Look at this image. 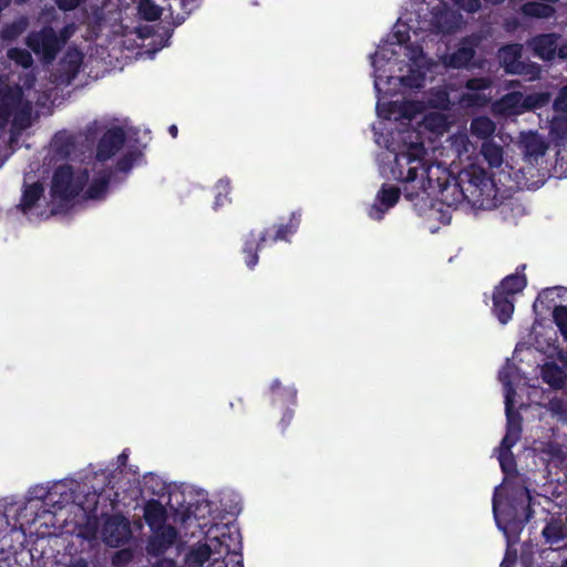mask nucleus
<instances>
[{
  "instance_id": "obj_14",
  "label": "nucleus",
  "mask_w": 567,
  "mask_h": 567,
  "mask_svg": "<svg viewBox=\"0 0 567 567\" xmlns=\"http://www.w3.org/2000/svg\"><path fill=\"white\" fill-rule=\"evenodd\" d=\"M520 144L523 154L530 164L537 163L548 150V144L537 132L524 134Z\"/></svg>"
},
{
  "instance_id": "obj_7",
  "label": "nucleus",
  "mask_w": 567,
  "mask_h": 567,
  "mask_svg": "<svg viewBox=\"0 0 567 567\" xmlns=\"http://www.w3.org/2000/svg\"><path fill=\"white\" fill-rule=\"evenodd\" d=\"M25 43L35 54H41L45 62L53 61L60 51L59 38L51 28L31 32L27 37Z\"/></svg>"
},
{
  "instance_id": "obj_34",
  "label": "nucleus",
  "mask_w": 567,
  "mask_h": 567,
  "mask_svg": "<svg viewBox=\"0 0 567 567\" xmlns=\"http://www.w3.org/2000/svg\"><path fill=\"white\" fill-rule=\"evenodd\" d=\"M553 318L564 340H567V306H556Z\"/></svg>"
},
{
  "instance_id": "obj_20",
  "label": "nucleus",
  "mask_w": 567,
  "mask_h": 567,
  "mask_svg": "<svg viewBox=\"0 0 567 567\" xmlns=\"http://www.w3.org/2000/svg\"><path fill=\"white\" fill-rule=\"evenodd\" d=\"M542 379L550 388L559 390L565 385L567 375L556 362H547L542 368Z\"/></svg>"
},
{
  "instance_id": "obj_12",
  "label": "nucleus",
  "mask_w": 567,
  "mask_h": 567,
  "mask_svg": "<svg viewBox=\"0 0 567 567\" xmlns=\"http://www.w3.org/2000/svg\"><path fill=\"white\" fill-rule=\"evenodd\" d=\"M525 269V264L517 266L516 271L505 276L499 284L495 286L494 290L515 299L527 286V277L524 272Z\"/></svg>"
},
{
  "instance_id": "obj_28",
  "label": "nucleus",
  "mask_w": 567,
  "mask_h": 567,
  "mask_svg": "<svg viewBox=\"0 0 567 567\" xmlns=\"http://www.w3.org/2000/svg\"><path fill=\"white\" fill-rule=\"evenodd\" d=\"M549 134L553 140L567 141V115H556L551 118Z\"/></svg>"
},
{
  "instance_id": "obj_36",
  "label": "nucleus",
  "mask_w": 567,
  "mask_h": 567,
  "mask_svg": "<svg viewBox=\"0 0 567 567\" xmlns=\"http://www.w3.org/2000/svg\"><path fill=\"white\" fill-rule=\"evenodd\" d=\"M138 156L137 152H127L116 161V171L127 174L134 166V163Z\"/></svg>"
},
{
  "instance_id": "obj_45",
  "label": "nucleus",
  "mask_w": 567,
  "mask_h": 567,
  "mask_svg": "<svg viewBox=\"0 0 567 567\" xmlns=\"http://www.w3.org/2000/svg\"><path fill=\"white\" fill-rule=\"evenodd\" d=\"M503 558H508L511 563H516L517 561V550L515 548H513L511 545H508Z\"/></svg>"
},
{
  "instance_id": "obj_48",
  "label": "nucleus",
  "mask_w": 567,
  "mask_h": 567,
  "mask_svg": "<svg viewBox=\"0 0 567 567\" xmlns=\"http://www.w3.org/2000/svg\"><path fill=\"white\" fill-rule=\"evenodd\" d=\"M556 55H558L560 59H567V43L560 45L559 48L557 47Z\"/></svg>"
},
{
  "instance_id": "obj_24",
  "label": "nucleus",
  "mask_w": 567,
  "mask_h": 567,
  "mask_svg": "<svg viewBox=\"0 0 567 567\" xmlns=\"http://www.w3.org/2000/svg\"><path fill=\"white\" fill-rule=\"evenodd\" d=\"M481 154L491 168H497L503 163V148L493 142H484Z\"/></svg>"
},
{
  "instance_id": "obj_57",
  "label": "nucleus",
  "mask_w": 567,
  "mask_h": 567,
  "mask_svg": "<svg viewBox=\"0 0 567 567\" xmlns=\"http://www.w3.org/2000/svg\"><path fill=\"white\" fill-rule=\"evenodd\" d=\"M2 113H3V107H0V114H2Z\"/></svg>"
},
{
  "instance_id": "obj_43",
  "label": "nucleus",
  "mask_w": 567,
  "mask_h": 567,
  "mask_svg": "<svg viewBox=\"0 0 567 567\" xmlns=\"http://www.w3.org/2000/svg\"><path fill=\"white\" fill-rule=\"evenodd\" d=\"M554 105L557 109L566 110L567 109V85L564 86L560 91L558 96L556 97Z\"/></svg>"
},
{
  "instance_id": "obj_25",
  "label": "nucleus",
  "mask_w": 567,
  "mask_h": 567,
  "mask_svg": "<svg viewBox=\"0 0 567 567\" xmlns=\"http://www.w3.org/2000/svg\"><path fill=\"white\" fill-rule=\"evenodd\" d=\"M212 549L207 544H202L193 547L186 555V564L189 567H202L207 560H209Z\"/></svg>"
},
{
  "instance_id": "obj_16",
  "label": "nucleus",
  "mask_w": 567,
  "mask_h": 567,
  "mask_svg": "<svg viewBox=\"0 0 567 567\" xmlns=\"http://www.w3.org/2000/svg\"><path fill=\"white\" fill-rule=\"evenodd\" d=\"M51 147L60 158H70L76 151V136L65 130L59 131L51 141Z\"/></svg>"
},
{
  "instance_id": "obj_51",
  "label": "nucleus",
  "mask_w": 567,
  "mask_h": 567,
  "mask_svg": "<svg viewBox=\"0 0 567 567\" xmlns=\"http://www.w3.org/2000/svg\"><path fill=\"white\" fill-rule=\"evenodd\" d=\"M168 133L173 138H176L178 135V127L175 124L168 126Z\"/></svg>"
},
{
  "instance_id": "obj_47",
  "label": "nucleus",
  "mask_w": 567,
  "mask_h": 567,
  "mask_svg": "<svg viewBox=\"0 0 567 567\" xmlns=\"http://www.w3.org/2000/svg\"><path fill=\"white\" fill-rule=\"evenodd\" d=\"M152 567H176L173 559L163 558L154 564Z\"/></svg>"
},
{
  "instance_id": "obj_1",
  "label": "nucleus",
  "mask_w": 567,
  "mask_h": 567,
  "mask_svg": "<svg viewBox=\"0 0 567 567\" xmlns=\"http://www.w3.org/2000/svg\"><path fill=\"white\" fill-rule=\"evenodd\" d=\"M426 154L422 141L409 144L405 151L395 155L392 174L403 183V195L408 200H424L440 195L443 202L451 205L449 194L452 192L454 176L441 164L426 165Z\"/></svg>"
},
{
  "instance_id": "obj_33",
  "label": "nucleus",
  "mask_w": 567,
  "mask_h": 567,
  "mask_svg": "<svg viewBox=\"0 0 567 567\" xmlns=\"http://www.w3.org/2000/svg\"><path fill=\"white\" fill-rule=\"evenodd\" d=\"M425 81V75L417 71L411 69L409 74L403 75L400 78V82L403 86L410 87V89H420L423 86Z\"/></svg>"
},
{
  "instance_id": "obj_10",
  "label": "nucleus",
  "mask_w": 567,
  "mask_h": 567,
  "mask_svg": "<svg viewBox=\"0 0 567 567\" xmlns=\"http://www.w3.org/2000/svg\"><path fill=\"white\" fill-rule=\"evenodd\" d=\"M126 133L121 126L106 130L96 145L95 158L97 162L111 159L125 144Z\"/></svg>"
},
{
  "instance_id": "obj_21",
  "label": "nucleus",
  "mask_w": 567,
  "mask_h": 567,
  "mask_svg": "<svg viewBox=\"0 0 567 567\" xmlns=\"http://www.w3.org/2000/svg\"><path fill=\"white\" fill-rule=\"evenodd\" d=\"M44 187L40 182L27 185L22 192L19 209L28 214L43 196Z\"/></svg>"
},
{
  "instance_id": "obj_54",
  "label": "nucleus",
  "mask_w": 567,
  "mask_h": 567,
  "mask_svg": "<svg viewBox=\"0 0 567 567\" xmlns=\"http://www.w3.org/2000/svg\"><path fill=\"white\" fill-rule=\"evenodd\" d=\"M485 2H488V3H492V4H499L502 3L504 0H484Z\"/></svg>"
},
{
  "instance_id": "obj_49",
  "label": "nucleus",
  "mask_w": 567,
  "mask_h": 567,
  "mask_svg": "<svg viewBox=\"0 0 567 567\" xmlns=\"http://www.w3.org/2000/svg\"><path fill=\"white\" fill-rule=\"evenodd\" d=\"M127 460H128V455L126 453V451H123L118 456H117V463H118V466H125L126 463H127Z\"/></svg>"
},
{
  "instance_id": "obj_5",
  "label": "nucleus",
  "mask_w": 567,
  "mask_h": 567,
  "mask_svg": "<svg viewBox=\"0 0 567 567\" xmlns=\"http://www.w3.org/2000/svg\"><path fill=\"white\" fill-rule=\"evenodd\" d=\"M89 181L87 169L74 174L70 164L58 166L52 175L50 193L53 199L69 202L74 199L83 190Z\"/></svg>"
},
{
  "instance_id": "obj_39",
  "label": "nucleus",
  "mask_w": 567,
  "mask_h": 567,
  "mask_svg": "<svg viewBox=\"0 0 567 567\" xmlns=\"http://www.w3.org/2000/svg\"><path fill=\"white\" fill-rule=\"evenodd\" d=\"M456 7L470 13L476 12L481 8L480 0H451Z\"/></svg>"
},
{
  "instance_id": "obj_2",
  "label": "nucleus",
  "mask_w": 567,
  "mask_h": 567,
  "mask_svg": "<svg viewBox=\"0 0 567 567\" xmlns=\"http://www.w3.org/2000/svg\"><path fill=\"white\" fill-rule=\"evenodd\" d=\"M497 187L488 173L476 164L463 168L454 176L451 195L454 203L466 200L482 209L497 207Z\"/></svg>"
},
{
  "instance_id": "obj_6",
  "label": "nucleus",
  "mask_w": 567,
  "mask_h": 567,
  "mask_svg": "<svg viewBox=\"0 0 567 567\" xmlns=\"http://www.w3.org/2000/svg\"><path fill=\"white\" fill-rule=\"evenodd\" d=\"M514 390L511 388L505 396V414H506V433L499 444V464L503 472H507L506 460L513 461L512 449L517 444L523 433V416L514 409L512 394Z\"/></svg>"
},
{
  "instance_id": "obj_55",
  "label": "nucleus",
  "mask_w": 567,
  "mask_h": 567,
  "mask_svg": "<svg viewBox=\"0 0 567 567\" xmlns=\"http://www.w3.org/2000/svg\"><path fill=\"white\" fill-rule=\"evenodd\" d=\"M233 567H244V564L241 560H237Z\"/></svg>"
},
{
  "instance_id": "obj_35",
  "label": "nucleus",
  "mask_w": 567,
  "mask_h": 567,
  "mask_svg": "<svg viewBox=\"0 0 567 567\" xmlns=\"http://www.w3.org/2000/svg\"><path fill=\"white\" fill-rule=\"evenodd\" d=\"M542 534L546 542L549 544H557L564 538V532L561 526L553 523L546 524Z\"/></svg>"
},
{
  "instance_id": "obj_41",
  "label": "nucleus",
  "mask_w": 567,
  "mask_h": 567,
  "mask_svg": "<svg viewBox=\"0 0 567 567\" xmlns=\"http://www.w3.org/2000/svg\"><path fill=\"white\" fill-rule=\"evenodd\" d=\"M393 38L395 39V42L399 45H406L408 43H410L409 29L408 28H405L404 30L398 29L396 31L393 32Z\"/></svg>"
},
{
  "instance_id": "obj_56",
  "label": "nucleus",
  "mask_w": 567,
  "mask_h": 567,
  "mask_svg": "<svg viewBox=\"0 0 567 567\" xmlns=\"http://www.w3.org/2000/svg\"><path fill=\"white\" fill-rule=\"evenodd\" d=\"M120 540H121V539H120L118 537H116L115 539H110L109 542H110V543H113V542H114V543L117 545V544L120 543Z\"/></svg>"
},
{
  "instance_id": "obj_22",
  "label": "nucleus",
  "mask_w": 567,
  "mask_h": 567,
  "mask_svg": "<svg viewBox=\"0 0 567 567\" xmlns=\"http://www.w3.org/2000/svg\"><path fill=\"white\" fill-rule=\"evenodd\" d=\"M112 177L111 171L100 172L96 176L93 177L91 184L86 189V197L90 199H100L107 192L110 181Z\"/></svg>"
},
{
  "instance_id": "obj_32",
  "label": "nucleus",
  "mask_w": 567,
  "mask_h": 567,
  "mask_svg": "<svg viewBox=\"0 0 567 567\" xmlns=\"http://www.w3.org/2000/svg\"><path fill=\"white\" fill-rule=\"evenodd\" d=\"M8 58L24 69L33 64V58L27 49L11 48L8 50Z\"/></svg>"
},
{
  "instance_id": "obj_19",
  "label": "nucleus",
  "mask_w": 567,
  "mask_h": 567,
  "mask_svg": "<svg viewBox=\"0 0 567 567\" xmlns=\"http://www.w3.org/2000/svg\"><path fill=\"white\" fill-rule=\"evenodd\" d=\"M475 56V49L465 41L446 58V65L454 69L466 68Z\"/></svg>"
},
{
  "instance_id": "obj_29",
  "label": "nucleus",
  "mask_w": 567,
  "mask_h": 567,
  "mask_svg": "<svg viewBox=\"0 0 567 567\" xmlns=\"http://www.w3.org/2000/svg\"><path fill=\"white\" fill-rule=\"evenodd\" d=\"M28 22L24 18L7 23L1 30V38L6 41H13L25 31Z\"/></svg>"
},
{
  "instance_id": "obj_38",
  "label": "nucleus",
  "mask_w": 567,
  "mask_h": 567,
  "mask_svg": "<svg viewBox=\"0 0 567 567\" xmlns=\"http://www.w3.org/2000/svg\"><path fill=\"white\" fill-rule=\"evenodd\" d=\"M406 53L405 55L409 60L417 65L419 61L423 58V48L419 44L408 43L405 45Z\"/></svg>"
},
{
  "instance_id": "obj_13",
  "label": "nucleus",
  "mask_w": 567,
  "mask_h": 567,
  "mask_svg": "<svg viewBox=\"0 0 567 567\" xmlns=\"http://www.w3.org/2000/svg\"><path fill=\"white\" fill-rule=\"evenodd\" d=\"M559 35L556 33H542L529 41L534 54L543 61H553L556 56Z\"/></svg>"
},
{
  "instance_id": "obj_53",
  "label": "nucleus",
  "mask_w": 567,
  "mask_h": 567,
  "mask_svg": "<svg viewBox=\"0 0 567 567\" xmlns=\"http://www.w3.org/2000/svg\"><path fill=\"white\" fill-rule=\"evenodd\" d=\"M114 525L113 520H107L104 527V530L107 532Z\"/></svg>"
},
{
  "instance_id": "obj_11",
  "label": "nucleus",
  "mask_w": 567,
  "mask_h": 567,
  "mask_svg": "<svg viewBox=\"0 0 567 567\" xmlns=\"http://www.w3.org/2000/svg\"><path fill=\"white\" fill-rule=\"evenodd\" d=\"M151 530L153 535L147 542L146 550L151 556L158 557L173 546L177 537V530L172 525Z\"/></svg>"
},
{
  "instance_id": "obj_46",
  "label": "nucleus",
  "mask_w": 567,
  "mask_h": 567,
  "mask_svg": "<svg viewBox=\"0 0 567 567\" xmlns=\"http://www.w3.org/2000/svg\"><path fill=\"white\" fill-rule=\"evenodd\" d=\"M130 559H131V554H130L128 551H126V550H123V551H118V553H116V555H115V557H114V559H113V563H114L115 565H117V564H118V561H117V560H123V561H125V563H126V561H128Z\"/></svg>"
},
{
  "instance_id": "obj_37",
  "label": "nucleus",
  "mask_w": 567,
  "mask_h": 567,
  "mask_svg": "<svg viewBox=\"0 0 567 567\" xmlns=\"http://www.w3.org/2000/svg\"><path fill=\"white\" fill-rule=\"evenodd\" d=\"M491 86L488 78H471L466 81L465 87L470 91H484Z\"/></svg>"
},
{
  "instance_id": "obj_3",
  "label": "nucleus",
  "mask_w": 567,
  "mask_h": 567,
  "mask_svg": "<svg viewBox=\"0 0 567 567\" xmlns=\"http://www.w3.org/2000/svg\"><path fill=\"white\" fill-rule=\"evenodd\" d=\"M301 214L292 212L287 224H275L265 228L257 236L255 230H250L243 238L241 254L246 266L254 269L258 261V252L267 245H272L279 240H288V237L293 235L300 225Z\"/></svg>"
},
{
  "instance_id": "obj_8",
  "label": "nucleus",
  "mask_w": 567,
  "mask_h": 567,
  "mask_svg": "<svg viewBox=\"0 0 567 567\" xmlns=\"http://www.w3.org/2000/svg\"><path fill=\"white\" fill-rule=\"evenodd\" d=\"M402 192L398 186L382 184L373 204L368 209V216L373 220H382L384 215L398 204Z\"/></svg>"
},
{
  "instance_id": "obj_31",
  "label": "nucleus",
  "mask_w": 567,
  "mask_h": 567,
  "mask_svg": "<svg viewBox=\"0 0 567 567\" xmlns=\"http://www.w3.org/2000/svg\"><path fill=\"white\" fill-rule=\"evenodd\" d=\"M215 188H216L217 193L215 195L214 209H217V208L224 206V204L226 202H230V199H229V194L231 192L230 179L229 178L218 179V182L215 185Z\"/></svg>"
},
{
  "instance_id": "obj_17",
  "label": "nucleus",
  "mask_w": 567,
  "mask_h": 567,
  "mask_svg": "<svg viewBox=\"0 0 567 567\" xmlns=\"http://www.w3.org/2000/svg\"><path fill=\"white\" fill-rule=\"evenodd\" d=\"M492 312L502 324H506L513 317L515 310V299L509 298L498 291H493Z\"/></svg>"
},
{
  "instance_id": "obj_52",
  "label": "nucleus",
  "mask_w": 567,
  "mask_h": 567,
  "mask_svg": "<svg viewBox=\"0 0 567 567\" xmlns=\"http://www.w3.org/2000/svg\"><path fill=\"white\" fill-rule=\"evenodd\" d=\"M516 563H511L508 558H503L499 567H514Z\"/></svg>"
},
{
  "instance_id": "obj_42",
  "label": "nucleus",
  "mask_w": 567,
  "mask_h": 567,
  "mask_svg": "<svg viewBox=\"0 0 567 567\" xmlns=\"http://www.w3.org/2000/svg\"><path fill=\"white\" fill-rule=\"evenodd\" d=\"M292 419H293V410L290 408H287L285 410V412L282 413V416L279 422V425H280L282 432H285L287 430V427L290 425Z\"/></svg>"
},
{
  "instance_id": "obj_27",
  "label": "nucleus",
  "mask_w": 567,
  "mask_h": 567,
  "mask_svg": "<svg viewBox=\"0 0 567 567\" xmlns=\"http://www.w3.org/2000/svg\"><path fill=\"white\" fill-rule=\"evenodd\" d=\"M270 392L274 395V400L285 398L292 405L297 403V390L292 386H282L279 379H275L271 382Z\"/></svg>"
},
{
  "instance_id": "obj_23",
  "label": "nucleus",
  "mask_w": 567,
  "mask_h": 567,
  "mask_svg": "<svg viewBox=\"0 0 567 567\" xmlns=\"http://www.w3.org/2000/svg\"><path fill=\"white\" fill-rule=\"evenodd\" d=\"M495 130V123L487 116H477L471 122L472 135L482 140L491 137Z\"/></svg>"
},
{
  "instance_id": "obj_44",
  "label": "nucleus",
  "mask_w": 567,
  "mask_h": 567,
  "mask_svg": "<svg viewBox=\"0 0 567 567\" xmlns=\"http://www.w3.org/2000/svg\"><path fill=\"white\" fill-rule=\"evenodd\" d=\"M54 494L52 492H47L44 496V503L47 505L52 504L54 509H62L63 508V502L62 501H54L53 499Z\"/></svg>"
},
{
  "instance_id": "obj_9",
  "label": "nucleus",
  "mask_w": 567,
  "mask_h": 567,
  "mask_svg": "<svg viewBox=\"0 0 567 567\" xmlns=\"http://www.w3.org/2000/svg\"><path fill=\"white\" fill-rule=\"evenodd\" d=\"M503 51L505 53L506 72L523 75L529 80H536L540 76V65L529 60H520L522 54L518 48L507 45L504 47Z\"/></svg>"
},
{
  "instance_id": "obj_15",
  "label": "nucleus",
  "mask_w": 567,
  "mask_h": 567,
  "mask_svg": "<svg viewBox=\"0 0 567 567\" xmlns=\"http://www.w3.org/2000/svg\"><path fill=\"white\" fill-rule=\"evenodd\" d=\"M430 25L436 33H451L454 31L456 25L454 14L450 11L445 2L432 9Z\"/></svg>"
},
{
  "instance_id": "obj_18",
  "label": "nucleus",
  "mask_w": 567,
  "mask_h": 567,
  "mask_svg": "<svg viewBox=\"0 0 567 567\" xmlns=\"http://www.w3.org/2000/svg\"><path fill=\"white\" fill-rule=\"evenodd\" d=\"M144 519L151 529L166 526V508L158 499H150L144 506Z\"/></svg>"
},
{
  "instance_id": "obj_4",
  "label": "nucleus",
  "mask_w": 567,
  "mask_h": 567,
  "mask_svg": "<svg viewBox=\"0 0 567 567\" xmlns=\"http://www.w3.org/2000/svg\"><path fill=\"white\" fill-rule=\"evenodd\" d=\"M530 501V493L528 488H525L520 492L519 497L511 499L507 506L498 513V498L495 492L493 495V514L497 526L505 533L507 527L522 530L534 515Z\"/></svg>"
},
{
  "instance_id": "obj_50",
  "label": "nucleus",
  "mask_w": 567,
  "mask_h": 567,
  "mask_svg": "<svg viewBox=\"0 0 567 567\" xmlns=\"http://www.w3.org/2000/svg\"><path fill=\"white\" fill-rule=\"evenodd\" d=\"M69 567H89L87 563L84 558H79L75 561L71 563Z\"/></svg>"
},
{
  "instance_id": "obj_40",
  "label": "nucleus",
  "mask_w": 567,
  "mask_h": 567,
  "mask_svg": "<svg viewBox=\"0 0 567 567\" xmlns=\"http://www.w3.org/2000/svg\"><path fill=\"white\" fill-rule=\"evenodd\" d=\"M54 2L64 12L73 11L81 4V0H54Z\"/></svg>"
},
{
  "instance_id": "obj_26",
  "label": "nucleus",
  "mask_w": 567,
  "mask_h": 567,
  "mask_svg": "<svg viewBox=\"0 0 567 567\" xmlns=\"http://www.w3.org/2000/svg\"><path fill=\"white\" fill-rule=\"evenodd\" d=\"M522 11L525 16L532 18H550L555 9L549 4L532 1L523 4Z\"/></svg>"
},
{
  "instance_id": "obj_30",
  "label": "nucleus",
  "mask_w": 567,
  "mask_h": 567,
  "mask_svg": "<svg viewBox=\"0 0 567 567\" xmlns=\"http://www.w3.org/2000/svg\"><path fill=\"white\" fill-rule=\"evenodd\" d=\"M138 13L146 21H156L162 16V8L153 0H140Z\"/></svg>"
}]
</instances>
